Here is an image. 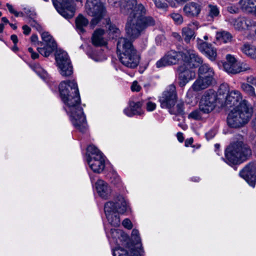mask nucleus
<instances>
[{"label":"nucleus","mask_w":256,"mask_h":256,"mask_svg":"<svg viewBox=\"0 0 256 256\" xmlns=\"http://www.w3.org/2000/svg\"><path fill=\"white\" fill-rule=\"evenodd\" d=\"M198 78L194 82L192 86V88L194 91L198 92L206 88L212 81V78H207L203 76H198Z\"/></svg>","instance_id":"5701e85b"},{"label":"nucleus","mask_w":256,"mask_h":256,"mask_svg":"<svg viewBox=\"0 0 256 256\" xmlns=\"http://www.w3.org/2000/svg\"><path fill=\"white\" fill-rule=\"evenodd\" d=\"M229 22L232 24L234 28L240 30L245 28H248L252 26V20L246 18H230Z\"/></svg>","instance_id":"b1692460"},{"label":"nucleus","mask_w":256,"mask_h":256,"mask_svg":"<svg viewBox=\"0 0 256 256\" xmlns=\"http://www.w3.org/2000/svg\"><path fill=\"white\" fill-rule=\"evenodd\" d=\"M183 10L186 16L194 17L199 14L201 11V6L198 4L189 2L184 6Z\"/></svg>","instance_id":"a878e982"},{"label":"nucleus","mask_w":256,"mask_h":256,"mask_svg":"<svg viewBox=\"0 0 256 256\" xmlns=\"http://www.w3.org/2000/svg\"><path fill=\"white\" fill-rule=\"evenodd\" d=\"M242 52L252 59H256V48L249 44H244L241 48Z\"/></svg>","instance_id":"7c9ffc66"},{"label":"nucleus","mask_w":256,"mask_h":256,"mask_svg":"<svg viewBox=\"0 0 256 256\" xmlns=\"http://www.w3.org/2000/svg\"><path fill=\"white\" fill-rule=\"evenodd\" d=\"M171 18L178 24H180L183 22V18L182 16L178 13H173L171 14Z\"/></svg>","instance_id":"37998d69"},{"label":"nucleus","mask_w":256,"mask_h":256,"mask_svg":"<svg viewBox=\"0 0 256 256\" xmlns=\"http://www.w3.org/2000/svg\"><path fill=\"white\" fill-rule=\"evenodd\" d=\"M252 154L250 149L242 142L231 144L225 152L224 161L230 165L246 160Z\"/></svg>","instance_id":"39448f33"},{"label":"nucleus","mask_w":256,"mask_h":256,"mask_svg":"<svg viewBox=\"0 0 256 256\" xmlns=\"http://www.w3.org/2000/svg\"><path fill=\"white\" fill-rule=\"evenodd\" d=\"M240 88L248 96L252 98H255L256 97L255 89L252 85L246 82H241Z\"/></svg>","instance_id":"473e14b6"},{"label":"nucleus","mask_w":256,"mask_h":256,"mask_svg":"<svg viewBox=\"0 0 256 256\" xmlns=\"http://www.w3.org/2000/svg\"><path fill=\"white\" fill-rule=\"evenodd\" d=\"M117 50L120 52V60L124 65L130 68H135L138 66L140 56L132 41L120 38L118 42Z\"/></svg>","instance_id":"20e7f679"},{"label":"nucleus","mask_w":256,"mask_h":256,"mask_svg":"<svg viewBox=\"0 0 256 256\" xmlns=\"http://www.w3.org/2000/svg\"><path fill=\"white\" fill-rule=\"evenodd\" d=\"M188 67L183 64L178 68L179 84L180 86H184L190 80L194 79L196 76L194 71Z\"/></svg>","instance_id":"a211bd4d"},{"label":"nucleus","mask_w":256,"mask_h":256,"mask_svg":"<svg viewBox=\"0 0 256 256\" xmlns=\"http://www.w3.org/2000/svg\"><path fill=\"white\" fill-rule=\"evenodd\" d=\"M2 21L5 24H10L8 20L6 17H2Z\"/></svg>","instance_id":"0e129e2a"},{"label":"nucleus","mask_w":256,"mask_h":256,"mask_svg":"<svg viewBox=\"0 0 256 256\" xmlns=\"http://www.w3.org/2000/svg\"><path fill=\"white\" fill-rule=\"evenodd\" d=\"M28 51L30 54V56L32 59L35 60L39 57L38 54L36 52H34L32 48H28Z\"/></svg>","instance_id":"864d4df0"},{"label":"nucleus","mask_w":256,"mask_h":256,"mask_svg":"<svg viewBox=\"0 0 256 256\" xmlns=\"http://www.w3.org/2000/svg\"><path fill=\"white\" fill-rule=\"evenodd\" d=\"M107 236L110 242H114L120 244L119 242H126L128 238L126 234L119 229L110 230L109 233H106Z\"/></svg>","instance_id":"412c9836"},{"label":"nucleus","mask_w":256,"mask_h":256,"mask_svg":"<svg viewBox=\"0 0 256 256\" xmlns=\"http://www.w3.org/2000/svg\"><path fill=\"white\" fill-rule=\"evenodd\" d=\"M31 68L42 79H46L48 77V74L38 64L30 66Z\"/></svg>","instance_id":"e433bc0d"},{"label":"nucleus","mask_w":256,"mask_h":256,"mask_svg":"<svg viewBox=\"0 0 256 256\" xmlns=\"http://www.w3.org/2000/svg\"><path fill=\"white\" fill-rule=\"evenodd\" d=\"M28 23L32 26L35 28L39 32L42 31V26L35 20H34V18H30L28 21Z\"/></svg>","instance_id":"49530a36"},{"label":"nucleus","mask_w":256,"mask_h":256,"mask_svg":"<svg viewBox=\"0 0 256 256\" xmlns=\"http://www.w3.org/2000/svg\"><path fill=\"white\" fill-rule=\"evenodd\" d=\"M128 206L125 199L120 196L118 201L107 202L104 207V212L108 222L114 226L120 225L119 214H123L128 210Z\"/></svg>","instance_id":"423d86ee"},{"label":"nucleus","mask_w":256,"mask_h":256,"mask_svg":"<svg viewBox=\"0 0 256 256\" xmlns=\"http://www.w3.org/2000/svg\"><path fill=\"white\" fill-rule=\"evenodd\" d=\"M131 90L133 92H139L140 90V86L136 82H134L131 86Z\"/></svg>","instance_id":"5fc2aeb1"},{"label":"nucleus","mask_w":256,"mask_h":256,"mask_svg":"<svg viewBox=\"0 0 256 256\" xmlns=\"http://www.w3.org/2000/svg\"><path fill=\"white\" fill-rule=\"evenodd\" d=\"M184 64L190 68L198 67L202 63V59L198 54L192 49H186L183 52Z\"/></svg>","instance_id":"2eb2a0df"},{"label":"nucleus","mask_w":256,"mask_h":256,"mask_svg":"<svg viewBox=\"0 0 256 256\" xmlns=\"http://www.w3.org/2000/svg\"><path fill=\"white\" fill-rule=\"evenodd\" d=\"M10 26H11V28L14 29V30H16V28H17V26L16 24H10V23L9 24Z\"/></svg>","instance_id":"774afa93"},{"label":"nucleus","mask_w":256,"mask_h":256,"mask_svg":"<svg viewBox=\"0 0 256 256\" xmlns=\"http://www.w3.org/2000/svg\"><path fill=\"white\" fill-rule=\"evenodd\" d=\"M172 36L174 38H176L178 41H180L182 40L181 36L178 32H172Z\"/></svg>","instance_id":"052dcab7"},{"label":"nucleus","mask_w":256,"mask_h":256,"mask_svg":"<svg viewBox=\"0 0 256 256\" xmlns=\"http://www.w3.org/2000/svg\"><path fill=\"white\" fill-rule=\"evenodd\" d=\"M216 134L215 130H210L206 134V136L208 140L213 138Z\"/></svg>","instance_id":"6e6d98bb"},{"label":"nucleus","mask_w":256,"mask_h":256,"mask_svg":"<svg viewBox=\"0 0 256 256\" xmlns=\"http://www.w3.org/2000/svg\"><path fill=\"white\" fill-rule=\"evenodd\" d=\"M42 42H38V36L36 34H32L31 36V41L34 44H37V50L38 52L45 57L48 56L56 48V44L52 37L48 32H43L41 34Z\"/></svg>","instance_id":"6e6552de"},{"label":"nucleus","mask_w":256,"mask_h":256,"mask_svg":"<svg viewBox=\"0 0 256 256\" xmlns=\"http://www.w3.org/2000/svg\"><path fill=\"white\" fill-rule=\"evenodd\" d=\"M156 8L163 10H166L168 4L162 0H152Z\"/></svg>","instance_id":"58836bf2"},{"label":"nucleus","mask_w":256,"mask_h":256,"mask_svg":"<svg viewBox=\"0 0 256 256\" xmlns=\"http://www.w3.org/2000/svg\"><path fill=\"white\" fill-rule=\"evenodd\" d=\"M139 235V232L137 230L134 229L132 230V240L136 250L132 248L130 250H128L130 254V252L132 251L135 253V256L138 255L136 253H138L139 255H140L142 253L144 252L142 248L140 238Z\"/></svg>","instance_id":"393cba45"},{"label":"nucleus","mask_w":256,"mask_h":256,"mask_svg":"<svg viewBox=\"0 0 256 256\" xmlns=\"http://www.w3.org/2000/svg\"><path fill=\"white\" fill-rule=\"evenodd\" d=\"M55 57L57 66L60 70V74L64 76H70L73 72L72 66L67 52L58 50Z\"/></svg>","instance_id":"9b49d317"},{"label":"nucleus","mask_w":256,"mask_h":256,"mask_svg":"<svg viewBox=\"0 0 256 256\" xmlns=\"http://www.w3.org/2000/svg\"><path fill=\"white\" fill-rule=\"evenodd\" d=\"M22 30H23V33L26 34L28 35L30 34L31 30L29 26H28L27 25H24L22 26Z\"/></svg>","instance_id":"4d7b16f0"},{"label":"nucleus","mask_w":256,"mask_h":256,"mask_svg":"<svg viewBox=\"0 0 256 256\" xmlns=\"http://www.w3.org/2000/svg\"><path fill=\"white\" fill-rule=\"evenodd\" d=\"M240 176L244 179L252 187H254L256 183V163L250 162L240 172Z\"/></svg>","instance_id":"dca6fc26"},{"label":"nucleus","mask_w":256,"mask_h":256,"mask_svg":"<svg viewBox=\"0 0 256 256\" xmlns=\"http://www.w3.org/2000/svg\"><path fill=\"white\" fill-rule=\"evenodd\" d=\"M24 16H28L30 18L34 19L36 18V14L34 10L28 8H23Z\"/></svg>","instance_id":"a19ab883"},{"label":"nucleus","mask_w":256,"mask_h":256,"mask_svg":"<svg viewBox=\"0 0 256 256\" xmlns=\"http://www.w3.org/2000/svg\"><path fill=\"white\" fill-rule=\"evenodd\" d=\"M6 6L10 12L12 14H14L16 17L18 16H24V14L22 12H18L14 8H13V6L10 4H6Z\"/></svg>","instance_id":"c03bdc74"},{"label":"nucleus","mask_w":256,"mask_h":256,"mask_svg":"<svg viewBox=\"0 0 256 256\" xmlns=\"http://www.w3.org/2000/svg\"><path fill=\"white\" fill-rule=\"evenodd\" d=\"M192 181L197 182L199 181L200 178L198 177H193L192 178Z\"/></svg>","instance_id":"69168bd1"},{"label":"nucleus","mask_w":256,"mask_h":256,"mask_svg":"<svg viewBox=\"0 0 256 256\" xmlns=\"http://www.w3.org/2000/svg\"><path fill=\"white\" fill-rule=\"evenodd\" d=\"M183 58V52L171 50L168 52L164 56L156 62V66L160 68L176 64L180 59Z\"/></svg>","instance_id":"4468645a"},{"label":"nucleus","mask_w":256,"mask_h":256,"mask_svg":"<svg viewBox=\"0 0 256 256\" xmlns=\"http://www.w3.org/2000/svg\"><path fill=\"white\" fill-rule=\"evenodd\" d=\"M193 140H194L192 138L187 139L185 142V146H189L192 144Z\"/></svg>","instance_id":"680f3d73"},{"label":"nucleus","mask_w":256,"mask_h":256,"mask_svg":"<svg viewBox=\"0 0 256 256\" xmlns=\"http://www.w3.org/2000/svg\"><path fill=\"white\" fill-rule=\"evenodd\" d=\"M122 224L124 228L128 230H130L132 228V222L128 218H126L122 221Z\"/></svg>","instance_id":"3c124183"},{"label":"nucleus","mask_w":256,"mask_h":256,"mask_svg":"<svg viewBox=\"0 0 256 256\" xmlns=\"http://www.w3.org/2000/svg\"><path fill=\"white\" fill-rule=\"evenodd\" d=\"M104 30L101 28L96 30L92 36V42L93 45L96 46H105L106 42L103 38Z\"/></svg>","instance_id":"bb28decb"},{"label":"nucleus","mask_w":256,"mask_h":256,"mask_svg":"<svg viewBox=\"0 0 256 256\" xmlns=\"http://www.w3.org/2000/svg\"><path fill=\"white\" fill-rule=\"evenodd\" d=\"M197 48L203 54L210 60H216L217 56V50L212 44L204 42L198 38Z\"/></svg>","instance_id":"f3484780"},{"label":"nucleus","mask_w":256,"mask_h":256,"mask_svg":"<svg viewBox=\"0 0 256 256\" xmlns=\"http://www.w3.org/2000/svg\"><path fill=\"white\" fill-rule=\"evenodd\" d=\"M227 10L231 14H236L238 12V8L234 5H231L228 6Z\"/></svg>","instance_id":"603ef678"},{"label":"nucleus","mask_w":256,"mask_h":256,"mask_svg":"<svg viewBox=\"0 0 256 256\" xmlns=\"http://www.w3.org/2000/svg\"><path fill=\"white\" fill-rule=\"evenodd\" d=\"M198 76H203L207 78L213 79L214 71L208 64H201L198 68Z\"/></svg>","instance_id":"c85d7f7f"},{"label":"nucleus","mask_w":256,"mask_h":256,"mask_svg":"<svg viewBox=\"0 0 256 256\" xmlns=\"http://www.w3.org/2000/svg\"><path fill=\"white\" fill-rule=\"evenodd\" d=\"M124 14H129L126 24V31L128 36L135 39L140 36L142 32L148 26L155 24L154 20L151 16H144L146 9L142 4L136 5L129 9Z\"/></svg>","instance_id":"7ed1b4c3"},{"label":"nucleus","mask_w":256,"mask_h":256,"mask_svg":"<svg viewBox=\"0 0 256 256\" xmlns=\"http://www.w3.org/2000/svg\"><path fill=\"white\" fill-rule=\"evenodd\" d=\"M242 94L237 90H232L226 96L224 106L228 108L234 107L227 117L228 126L234 128L244 126L253 115V108L246 100H242Z\"/></svg>","instance_id":"f03ea898"},{"label":"nucleus","mask_w":256,"mask_h":256,"mask_svg":"<svg viewBox=\"0 0 256 256\" xmlns=\"http://www.w3.org/2000/svg\"><path fill=\"white\" fill-rule=\"evenodd\" d=\"M202 111H200V109L196 110L191 112L188 114V118H191L196 120H199L202 118Z\"/></svg>","instance_id":"ea45409f"},{"label":"nucleus","mask_w":256,"mask_h":256,"mask_svg":"<svg viewBox=\"0 0 256 256\" xmlns=\"http://www.w3.org/2000/svg\"><path fill=\"white\" fill-rule=\"evenodd\" d=\"M86 10L88 15L94 17L90 22L93 27L98 24L106 12L104 7L100 0H87Z\"/></svg>","instance_id":"1a4fd4ad"},{"label":"nucleus","mask_w":256,"mask_h":256,"mask_svg":"<svg viewBox=\"0 0 256 256\" xmlns=\"http://www.w3.org/2000/svg\"><path fill=\"white\" fill-rule=\"evenodd\" d=\"M146 109L148 112L154 110L156 108V104L150 100H148L146 103Z\"/></svg>","instance_id":"a18cd8bd"},{"label":"nucleus","mask_w":256,"mask_h":256,"mask_svg":"<svg viewBox=\"0 0 256 256\" xmlns=\"http://www.w3.org/2000/svg\"><path fill=\"white\" fill-rule=\"evenodd\" d=\"M247 84L250 85H253L256 86V76H250L246 78Z\"/></svg>","instance_id":"09e8293b"},{"label":"nucleus","mask_w":256,"mask_h":256,"mask_svg":"<svg viewBox=\"0 0 256 256\" xmlns=\"http://www.w3.org/2000/svg\"><path fill=\"white\" fill-rule=\"evenodd\" d=\"M136 0H120V12L122 14H126L129 9H132L136 4Z\"/></svg>","instance_id":"72a5a7b5"},{"label":"nucleus","mask_w":256,"mask_h":256,"mask_svg":"<svg viewBox=\"0 0 256 256\" xmlns=\"http://www.w3.org/2000/svg\"><path fill=\"white\" fill-rule=\"evenodd\" d=\"M178 96L176 88L173 84L168 86L162 92L159 98V101L162 108L170 109L177 102Z\"/></svg>","instance_id":"f8f14e48"},{"label":"nucleus","mask_w":256,"mask_h":256,"mask_svg":"<svg viewBox=\"0 0 256 256\" xmlns=\"http://www.w3.org/2000/svg\"><path fill=\"white\" fill-rule=\"evenodd\" d=\"M86 160L90 168L94 172L100 174L105 168L104 156L94 145H90L87 148Z\"/></svg>","instance_id":"0eeeda50"},{"label":"nucleus","mask_w":256,"mask_h":256,"mask_svg":"<svg viewBox=\"0 0 256 256\" xmlns=\"http://www.w3.org/2000/svg\"><path fill=\"white\" fill-rule=\"evenodd\" d=\"M216 38L220 42L227 43L230 42L232 40V36L230 34L227 32H217Z\"/></svg>","instance_id":"c9c22d12"},{"label":"nucleus","mask_w":256,"mask_h":256,"mask_svg":"<svg viewBox=\"0 0 256 256\" xmlns=\"http://www.w3.org/2000/svg\"><path fill=\"white\" fill-rule=\"evenodd\" d=\"M223 66L227 72L232 74L250 69L246 64L238 62L234 56L230 54L226 56V61L223 64Z\"/></svg>","instance_id":"ddd939ff"},{"label":"nucleus","mask_w":256,"mask_h":256,"mask_svg":"<svg viewBox=\"0 0 256 256\" xmlns=\"http://www.w3.org/2000/svg\"><path fill=\"white\" fill-rule=\"evenodd\" d=\"M176 112H172L171 110H170V112L172 114H180L182 112H183V106H182V104H178L176 105Z\"/></svg>","instance_id":"8fccbe9b"},{"label":"nucleus","mask_w":256,"mask_h":256,"mask_svg":"<svg viewBox=\"0 0 256 256\" xmlns=\"http://www.w3.org/2000/svg\"><path fill=\"white\" fill-rule=\"evenodd\" d=\"M111 182L114 185L118 186L121 184V180L118 176L116 174H113L112 177L110 178Z\"/></svg>","instance_id":"de8ad7c7"},{"label":"nucleus","mask_w":256,"mask_h":256,"mask_svg":"<svg viewBox=\"0 0 256 256\" xmlns=\"http://www.w3.org/2000/svg\"><path fill=\"white\" fill-rule=\"evenodd\" d=\"M176 136H177V138H178V140L180 142H183V141L184 140V138L182 134V132H178L177 134H176Z\"/></svg>","instance_id":"13d9d810"},{"label":"nucleus","mask_w":256,"mask_h":256,"mask_svg":"<svg viewBox=\"0 0 256 256\" xmlns=\"http://www.w3.org/2000/svg\"><path fill=\"white\" fill-rule=\"evenodd\" d=\"M12 50L14 52H16L18 50V48L16 46V44H14L12 47Z\"/></svg>","instance_id":"338daca9"},{"label":"nucleus","mask_w":256,"mask_h":256,"mask_svg":"<svg viewBox=\"0 0 256 256\" xmlns=\"http://www.w3.org/2000/svg\"><path fill=\"white\" fill-rule=\"evenodd\" d=\"M108 24L109 26L108 30L112 38H114L118 37L120 34V30L115 25L109 24L108 22Z\"/></svg>","instance_id":"4c0bfd02"},{"label":"nucleus","mask_w":256,"mask_h":256,"mask_svg":"<svg viewBox=\"0 0 256 256\" xmlns=\"http://www.w3.org/2000/svg\"><path fill=\"white\" fill-rule=\"evenodd\" d=\"M229 88L226 84H222L220 86L218 93L220 96H224L228 94L229 92Z\"/></svg>","instance_id":"79ce46f5"},{"label":"nucleus","mask_w":256,"mask_h":256,"mask_svg":"<svg viewBox=\"0 0 256 256\" xmlns=\"http://www.w3.org/2000/svg\"><path fill=\"white\" fill-rule=\"evenodd\" d=\"M88 23V20L80 14L76 20V24L77 30L80 32H84V28L86 27Z\"/></svg>","instance_id":"2f4dec72"},{"label":"nucleus","mask_w":256,"mask_h":256,"mask_svg":"<svg viewBox=\"0 0 256 256\" xmlns=\"http://www.w3.org/2000/svg\"><path fill=\"white\" fill-rule=\"evenodd\" d=\"M142 106V103L140 102H130L128 107L124 110V112L130 117L134 115H141L144 113L141 109Z\"/></svg>","instance_id":"4be33fe9"},{"label":"nucleus","mask_w":256,"mask_h":256,"mask_svg":"<svg viewBox=\"0 0 256 256\" xmlns=\"http://www.w3.org/2000/svg\"><path fill=\"white\" fill-rule=\"evenodd\" d=\"M95 187L98 194L102 198L106 200L110 196L112 189L108 184L102 180H98L95 184Z\"/></svg>","instance_id":"6ab92c4d"},{"label":"nucleus","mask_w":256,"mask_h":256,"mask_svg":"<svg viewBox=\"0 0 256 256\" xmlns=\"http://www.w3.org/2000/svg\"><path fill=\"white\" fill-rule=\"evenodd\" d=\"M252 127L256 131V116L252 120Z\"/></svg>","instance_id":"e2e57ef3"},{"label":"nucleus","mask_w":256,"mask_h":256,"mask_svg":"<svg viewBox=\"0 0 256 256\" xmlns=\"http://www.w3.org/2000/svg\"><path fill=\"white\" fill-rule=\"evenodd\" d=\"M220 16V10L216 5L209 4L208 6V14L207 19L208 21H212L214 18Z\"/></svg>","instance_id":"c756f323"},{"label":"nucleus","mask_w":256,"mask_h":256,"mask_svg":"<svg viewBox=\"0 0 256 256\" xmlns=\"http://www.w3.org/2000/svg\"><path fill=\"white\" fill-rule=\"evenodd\" d=\"M60 97L64 108L74 126L82 133L88 130L86 117L80 106V98L77 83L74 80L62 82L59 85Z\"/></svg>","instance_id":"f257e3e1"},{"label":"nucleus","mask_w":256,"mask_h":256,"mask_svg":"<svg viewBox=\"0 0 256 256\" xmlns=\"http://www.w3.org/2000/svg\"><path fill=\"white\" fill-rule=\"evenodd\" d=\"M198 28V22L196 21H194L188 24L187 26L184 27L182 29V36L186 43L190 42L192 39L195 38L194 30Z\"/></svg>","instance_id":"aec40b11"},{"label":"nucleus","mask_w":256,"mask_h":256,"mask_svg":"<svg viewBox=\"0 0 256 256\" xmlns=\"http://www.w3.org/2000/svg\"><path fill=\"white\" fill-rule=\"evenodd\" d=\"M239 4L242 10L256 13V0H240Z\"/></svg>","instance_id":"cd10ccee"},{"label":"nucleus","mask_w":256,"mask_h":256,"mask_svg":"<svg viewBox=\"0 0 256 256\" xmlns=\"http://www.w3.org/2000/svg\"><path fill=\"white\" fill-rule=\"evenodd\" d=\"M113 256H135V253L134 252H130V254L128 250H126L120 248V246H117L113 250Z\"/></svg>","instance_id":"f704fd0d"},{"label":"nucleus","mask_w":256,"mask_h":256,"mask_svg":"<svg viewBox=\"0 0 256 256\" xmlns=\"http://www.w3.org/2000/svg\"><path fill=\"white\" fill-rule=\"evenodd\" d=\"M10 39L14 44H16L18 42V36L16 34H12L10 36Z\"/></svg>","instance_id":"bf43d9fd"},{"label":"nucleus","mask_w":256,"mask_h":256,"mask_svg":"<svg viewBox=\"0 0 256 256\" xmlns=\"http://www.w3.org/2000/svg\"><path fill=\"white\" fill-rule=\"evenodd\" d=\"M218 94L213 90L206 91L200 100L198 108L202 114H208L216 106Z\"/></svg>","instance_id":"9d476101"}]
</instances>
